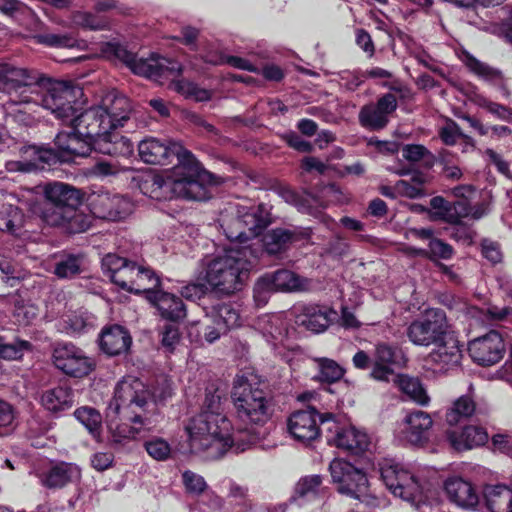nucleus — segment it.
Listing matches in <instances>:
<instances>
[{"instance_id": "1", "label": "nucleus", "mask_w": 512, "mask_h": 512, "mask_svg": "<svg viewBox=\"0 0 512 512\" xmlns=\"http://www.w3.org/2000/svg\"><path fill=\"white\" fill-rule=\"evenodd\" d=\"M167 380L151 390L140 379L123 377L115 386L107 407V426L111 441L117 445L144 438L158 424V403L171 396Z\"/></svg>"}, {"instance_id": "2", "label": "nucleus", "mask_w": 512, "mask_h": 512, "mask_svg": "<svg viewBox=\"0 0 512 512\" xmlns=\"http://www.w3.org/2000/svg\"><path fill=\"white\" fill-rule=\"evenodd\" d=\"M140 158L148 164L165 165L171 155L176 156L178 163L173 167L167 179L156 178L153 182L155 198L170 199L181 197L203 201L209 198L206 182L211 174L206 172L194 155L180 143L169 145L156 138H147L138 145Z\"/></svg>"}, {"instance_id": "3", "label": "nucleus", "mask_w": 512, "mask_h": 512, "mask_svg": "<svg viewBox=\"0 0 512 512\" xmlns=\"http://www.w3.org/2000/svg\"><path fill=\"white\" fill-rule=\"evenodd\" d=\"M203 405L204 410L186 426L193 451L211 449L212 456H222L230 448L244 451L258 441V435L249 429L233 431L230 420L221 412V396L216 392H207Z\"/></svg>"}, {"instance_id": "4", "label": "nucleus", "mask_w": 512, "mask_h": 512, "mask_svg": "<svg viewBox=\"0 0 512 512\" xmlns=\"http://www.w3.org/2000/svg\"><path fill=\"white\" fill-rule=\"evenodd\" d=\"M258 258L253 244L229 247L203 258L201 273L212 289L230 295L241 289Z\"/></svg>"}, {"instance_id": "5", "label": "nucleus", "mask_w": 512, "mask_h": 512, "mask_svg": "<svg viewBox=\"0 0 512 512\" xmlns=\"http://www.w3.org/2000/svg\"><path fill=\"white\" fill-rule=\"evenodd\" d=\"M108 52L124 63L134 74L160 84L169 80L171 89L186 96H193L197 101L210 99L208 90L201 89L190 81L176 79L182 72V65L175 60L158 55H152L147 59L137 58L136 54L118 43L109 44Z\"/></svg>"}, {"instance_id": "6", "label": "nucleus", "mask_w": 512, "mask_h": 512, "mask_svg": "<svg viewBox=\"0 0 512 512\" xmlns=\"http://www.w3.org/2000/svg\"><path fill=\"white\" fill-rule=\"evenodd\" d=\"M130 103L122 95L114 92L107 93L97 106L90 107L73 116L68 124L84 137H89L94 142L105 138L112 130L124 126L129 119Z\"/></svg>"}, {"instance_id": "7", "label": "nucleus", "mask_w": 512, "mask_h": 512, "mask_svg": "<svg viewBox=\"0 0 512 512\" xmlns=\"http://www.w3.org/2000/svg\"><path fill=\"white\" fill-rule=\"evenodd\" d=\"M269 224V213L262 205L249 208L230 204L220 218V227L226 238L240 244L255 239Z\"/></svg>"}, {"instance_id": "8", "label": "nucleus", "mask_w": 512, "mask_h": 512, "mask_svg": "<svg viewBox=\"0 0 512 512\" xmlns=\"http://www.w3.org/2000/svg\"><path fill=\"white\" fill-rule=\"evenodd\" d=\"M81 95V89L71 82L52 80L43 74L33 94L37 104H41L65 124L80 111L77 98Z\"/></svg>"}, {"instance_id": "9", "label": "nucleus", "mask_w": 512, "mask_h": 512, "mask_svg": "<svg viewBox=\"0 0 512 512\" xmlns=\"http://www.w3.org/2000/svg\"><path fill=\"white\" fill-rule=\"evenodd\" d=\"M232 399L237 416L243 422L264 425L272 416V399L258 386L247 382L235 385Z\"/></svg>"}, {"instance_id": "10", "label": "nucleus", "mask_w": 512, "mask_h": 512, "mask_svg": "<svg viewBox=\"0 0 512 512\" xmlns=\"http://www.w3.org/2000/svg\"><path fill=\"white\" fill-rule=\"evenodd\" d=\"M40 80L41 73L37 70L0 62V92L9 98L28 101V94H34Z\"/></svg>"}, {"instance_id": "11", "label": "nucleus", "mask_w": 512, "mask_h": 512, "mask_svg": "<svg viewBox=\"0 0 512 512\" xmlns=\"http://www.w3.org/2000/svg\"><path fill=\"white\" fill-rule=\"evenodd\" d=\"M448 324L445 313L440 309H431L421 318L414 320L406 329L408 339L417 346L438 344L445 339Z\"/></svg>"}, {"instance_id": "12", "label": "nucleus", "mask_w": 512, "mask_h": 512, "mask_svg": "<svg viewBox=\"0 0 512 512\" xmlns=\"http://www.w3.org/2000/svg\"><path fill=\"white\" fill-rule=\"evenodd\" d=\"M381 477L386 487L395 495L417 507L424 503L422 487L413 473L399 464L381 468Z\"/></svg>"}, {"instance_id": "13", "label": "nucleus", "mask_w": 512, "mask_h": 512, "mask_svg": "<svg viewBox=\"0 0 512 512\" xmlns=\"http://www.w3.org/2000/svg\"><path fill=\"white\" fill-rule=\"evenodd\" d=\"M329 469L333 481L338 484L340 493L357 499L366 494L368 480L363 471L342 459L333 460Z\"/></svg>"}, {"instance_id": "14", "label": "nucleus", "mask_w": 512, "mask_h": 512, "mask_svg": "<svg viewBox=\"0 0 512 512\" xmlns=\"http://www.w3.org/2000/svg\"><path fill=\"white\" fill-rule=\"evenodd\" d=\"M91 213L100 219L119 221L133 211V203L127 197L108 191H99L89 196Z\"/></svg>"}, {"instance_id": "15", "label": "nucleus", "mask_w": 512, "mask_h": 512, "mask_svg": "<svg viewBox=\"0 0 512 512\" xmlns=\"http://www.w3.org/2000/svg\"><path fill=\"white\" fill-rule=\"evenodd\" d=\"M53 363L57 369L72 377L86 376L93 369L91 360L72 343L58 344L54 348Z\"/></svg>"}, {"instance_id": "16", "label": "nucleus", "mask_w": 512, "mask_h": 512, "mask_svg": "<svg viewBox=\"0 0 512 512\" xmlns=\"http://www.w3.org/2000/svg\"><path fill=\"white\" fill-rule=\"evenodd\" d=\"M331 418L332 414L320 415L313 407L298 410L288 418V431L298 441H312L320 434L319 422L325 423Z\"/></svg>"}, {"instance_id": "17", "label": "nucleus", "mask_w": 512, "mask_h": 512, "mask_svg": "<svg viewBox=\"0 0 512 512\" xmlns=\"http://www.w3.org/2000/svg\"><path fill=\"white\" fill-rule=\"evenodd\" d=\"M468 351L474 362L483 366H490L502 359L505 344L500 333L491 330L487 334L470 341Z\"/></svg>"}, {"instance_id": "18", "label": "nucleus", "mask_w": 512, "mask_h": 512, "mask_svg": "<svg viewBox=\"0 0 512 512\" xmlns=\"http://www.w3.org/2000/svg\"><path fill=\"white\" fill-rule=\"evenodd\" d=\"M397 109V99L392 93L381 96L376 103L364 105L358 115L359 123L369 130H381L389 122V115Z\"/></svg>"}, {"instance_id": "19", "label": "nucleus", "mask_w": 512, "mask_h": 512, "mask_svg": "<svg viewBox=\"0 0 512 512\" xmlns=\"http://www.w3.org/2000/svg\"><path fill=\"white\" fill-rule=\"evenodd\" d=\"M433 426L431 415L422 410H413L402 420L401 437L412 445H420L428 441Z\"/></svg>"}, {"instance_id": "20", "label": "nucleus", "mask_w": 512, "mask_h": 512, "mask_svg": "<svg viewBox=\"0 0 512 512\" xmlns=\"http://www.w3.org/2000/svg\"><path fill=\"white\" fill-rule=\"evenodd\" d=\"M445 493L453 504L473 510L479 504V495L473 484L461 477H450L444 483Z\"/></svg>"}, {"instance_id": "21", "label": "nucleus", "mask_w": 512, "mask_h": 512, "mask_svg": "<svg viewBox=\"0 0 512 512\" xmlns=\"http://www.w3.org/2000/svg\"><path fill=\"white\" fill-rule=\"evenodd\" d=\"M71 128V131H61L55 137V145L62 158L88 156L94 150L93 140L81 135L73 126Z\"/></svg>"}, {"instance_id": "22", "label": "nucleus", "mask_w": 512, "mask_h": 512, "mask_svg": "<svg viewBox=\"0 0 512 512\" xmlns=\"http://www.w3.org/2000/svg\"><path fill=\"white\" fill-rule=\"evenodd\" d=\"M136 262L117 254L109 253L102 259L104 274L120 288L127 290Z\"/></svg>"}, {"instance_id": "23", "label": "nucleus", "mask_w": 512, "mask_h": 512, "mask_svg": "<svg viewBox=\"0 0 512 512\" xmlns=\"http://www.w3.org/2000/svg\"><path fill=\"white\" fill-rule=\"evenodd\" d=\"M132 343L130 333L121 325L104 327L99 338L100 349L109 356L126 353Z\"/></svg>"}, {"instance_id": "24", "label": "nucleus", "mask_w": 512, "mask_h": 512, "mask_svg": "<svg viewBox=\"0 0 512 512\" xmlns=\"http://www.w3.org/2000/svg\"><path fill=\"white\" fill-rule=\"evenodd\" d=\"M337 313L331 308L318 305L305 306L297 316V324L313 333L324 332Z\"/></svg>"}, {"instance_id": "25", "label": "nucleus", "mask_w": 512, "mask_h": 512, "mask_svg": "<svg viewBox=\"0 0 512 512\" xmlns=\"http://www.w3.org/2000/svg\"><path fill=\"white\" fill-rule=\"evenodd\" d=\"M446 438L453 449L464 451L486 444L489 436L483 427L468 425L460 432L448 430Z\"/></svg>"}, {"instance_id": "26", "label": "nucleus", "mask_w": 512, "mask_h": 512, "mask_svg": "<svg viewBox=\"0 0 512 512\" xmlns=\"http://www.w3.org/2000/svg\"><path fill=\"white\" fill-rule=\"evenodd\" d=\"M435 345L436 349L429 354L428 361L439 365L440 369H449L460 363L462 354L459 342L454 336L447 333L445 339Z\"/></svg>"}, {"instance_id": "27", "label": "nucleus", "mask_w": 512, "mask_h": 512, "mask_svg": "<svg viewBox=\"0 0 512 512\" xmlns=\"http://www.w3.org/2000/svg\"><path fill=\"white\" fill-rule=\"evenodd\" d=\"M81 476L80 469L72 463L60 462L53 465L47 472L41 475V483L47 488H62L68 483L78 480Z\"/></svg>"}, {"instance_id": "28", "label": "nucleus", "mask_w": 512, "mask_h": 512, "mask_svg": "<svg viewBox=\"0 0 512 512\" xmlns=\"http://www.w3.org/2000/svg\"><path fill=\"white\" fill-rule=\"evenodd\" d=\"M397 358L398 351L395 347L386 343L378 344L375 349L371 377L378 381H389V377L393 375L390 366L397 362Z\"/></svg>"}, {"instance_id": "29", "label": "nucleus", "mask_w": 512, "mask_h": 512, "mask_svg": "<svg viewBox=\"0 0 512 512\" xmlns=\"http://www.w3.org/2000/svg\"><path fill=\"white\" fill-rule=\"evenodd\" d=\"M41 404L52 413L66 411L74 405L73 390L62 385L47 389L41 395Z\"/></svg>"}, {"instance_id": "30", "label": "nucleus", "mask_w": 512, "mask_h": 512, "mask_svg": "<svg viewBox=\"0 0 512 512\" xmlns=\"http://www.w3.org/2000/svg\"><path fill=\"white\" fill-rule=\"evenodd\" d=\"M149 299L159 310L161 316L171 321H178L186 316V308L180 297L167 292L157 291Z\"/></svg>"}, {"instance_id": "31", "label": "nucleus", "mask_w": 512, "mask_h": 512, "mask_svg": "<svg viewBox=\"0 0 512 512\" xmlns=\"http://www.w3.org/2000/svg\"><path fill=\"white\" fill-rule=\"evenodd\" d=\"M334 444L338 448L345 449L355 454H359L368 449L369 437L355 427H345L335 430Z\"/></svg>"}, {"instance_id": "32", "label": "nucleus", "mask_w": 512, "mask_h": 512, "mask_svg": "<svg viewBox=\"0 0 512 512\" xmlns=\"http://www.w3.org/2000/svg\"><path fill=\"white\" fill-rule=\"evenodd\" d=\"M44 194L47 202L65 208L77 207L80 203L78 190L62 182H54L46 185Z\"/></svg>"}, {"instance_id": "33", "label": "nucleus", "mask_w": 512, "mask_h": 512, "mask_svg": "<svg viewBox=\"0 0 512 512\" xmlns=\"http://www.w3.org/2000/svg\"><path fill=\"white\" fill-rule=\"evenodd\" d=\"M94 150L102 154L129 157L134 151V145L129 138L112 130L96 142Z\"/></svg>"}, {"instance_id": "34", "label": "nucleus", "mask_w": 512, "mask_h": 512, "mask_svg": "<svg viewBox=\"0 0 512 512\" xmlns=\"http://www.w3.org/2000/svg\"><path fill=\"white\" fill-rule=\"evenodd\" d=\"M466 67L480 79L490 82L494 85H500V89L504 98L509 99L511 93L509 89L503 84L502 73L494 67L479 61L472 55H466L464 58Z\"/></svg>"}, {"instance_id": "35", "label": "nucleus", "mask_w": 512, "mask_h": 512, "mask_svg": "<svg viewBox=\"0 0 512 512\" xmlns=\"http://www.w3.org/2000/svg\"><path fill=\"white\" fill-rule=\"evenodd\" d=\"M28 101H22L19 97L9 98L4 104V110L7 119H10L14 123L24 126L31 127L35 124V117L26 111V105L31 103L37 104V99L33 96V94H28Z\"/></svg>"}, {"instance_id": "36", "label": "nucleus", "mask_w": 512, "mask_h": 512, "mask_svg": "<svg viewBox=\"0 0 512 512\" xmlns=\"http://www.w3.org/2000/svg\"><path fill=\"white\" fill-rule=\"evenodd\" d=\"M294 239V233L287 229L277 228L267 232L262 244L252 243L254 248L259 249V255L262 253L261 247L270 255H276L286 251Z\"/></svg>"}, {"instance_id": "37", "label": "nucleus", "mask_w": 512, "mask_h": 512, "mask_svg": "<svg viewBox=\"0 0 512 512\" xmlns=\"http://www.w3.org/2000/svg\"><path fill=\"white\" fill-rule=\"evenodd\" d=\"M481 408H477L470 395H462L456 399L446 412V422L450 426L457 425L473 415L483 414Z\"/></svg>"}, {"instance_id": "38", "label": "nucleus", "mask_w": 512, "mask_h": 512, "mask_svg": "<svg viewBox=\"0 0 512 512\" xmlns=\"http://www.w3.org/2000/svg\"><path fill=\"white\" fill-rule=\"evenodd\" d=\"M398 389L406 397L420 406H428L430 397L418 378L408 375H397L394 379Z\"/></svg>"}, {"instance_id": "39", "label": "nucleus", "mask_w": 512, "mask_h": 512, "mask_svg": "<svg viewBox=\"0 0 512 512\" xmlns=\"http://www.w3.org/2000/svg\"><path fill=\"white\" fill-rule=\"evenodd\" d=\"M275 291L293 292L305 288L303 280L294 272L280 269L271 274H266Z\"/></svg>"}, {"instance_id": "40", "label": "nucleus", "mask_w": 512, "mask_h": 512, "mask_svg": "<svg viewBox=\"0 0 512 512\" xmlns=\"http://www.w3.org/2000/svg\"><path fill=\"white\" fill-rule=\"evenodd\" d=\"M207 320L213 324L221 326L227 332L239 324L238 312L227 303L218 304L213 307L211 314L207 316Z\"/></svg>"}, {"instance_id": "41", "label": "nucleus", "mask_w": 512, "mask_h": 512, "mask_svg": "<svg viewBox=\"0 0 512 512\" xmlns=\"http://www.w3.org/2000/svg\"><path fill=\"white\" fill-rule=\"evenodd\" d=\"M38 44H42L52 48H81L83 41L78 40L73 34L63 33L56 34L50 32L39 33L34 36Z\"/></svg>"}, {"instance_id": "42", "label": "nucleus", "mask_w": 512, "mask_h": 512, "mask_svg": "<svg viewBox=\"0 0 512 512\" xmlns=\"http://www.w3.org/2000/svg\"><path fill=\"white\" fill-rule=\"evenodd\" d=\"M471 101L478 107L486 110L495 118L501 121L512 123V108L492 101L491 99L479 93H474L471 97Z\"/></svg>"}, {"instance_id": "43", "label": "nucleus", "mask_w": 512, "mask_h": 512, "mask_svg": "<svg viewBox=\"0 0 512 512\" xmlns=\"http://www.w3.org/2000/svg\"><path fill=\"white\" fill-rule=\"evenodd\" d=\"M29 157L30 162H35L37 171L44 168V165L56 164L61 158V153L52 148L42 146H29L23 151Z\"/></svg>"}, {"instance_id": "44", "label": "nucleus", "mask_w": 512, "mask_h": 512, "mask_svg": "<svg viewBox=\"0 0 512 512\" xmlns=\"http://www.w3.org/2000/svg\"><path fill=\"white\" fill-rule=\"evenodd\" d=\"M70 22L72 27L86 30H103L107 27L105 19L86 11H73Z\"/></svg>"}, {"instance_id": "45", "label": "nucleus", "mask_w": 512, "mask_h": 512, "mask_svg": "<svg viewBox=\"0 0 512 512\" xmlns=\"http://www.w3.org/2000/svg\"><path fill=\"white\" fill-rule=\"evenodd\" d=\"M402 156L409 162H423V165L430 168L434 165L435 156L421 144H407L402 148Z\"/></svg>"}, {"instance_id": "46", "label": "nucleus", "mask_w": 512, "mask_h": 512, "mask_svg": "<svg viewBox=\"0 0 512 512\" xmlns=\"http://www.w3.org/2000/svg\"><path fill=\"white\" fill-rule=\"evenodd\" d=\"M20 210L12 204H0V230L15 233L21 222Z\"/></svg>"}, {"instance_id": "47", "label": "nucleus", "mask_w": 512, "mask_h": 512, "mask_svg": "<svg viewBox=\"0 0 512 512\" xmlns=\"http://www.w3.org/2000/svg\"><path fill=\"white\" fill-rule=\"evenodd\" d=\"M319 376L321 381L334 383L340 380L344 375V369L334 360L329 358H317Z\"/></svg>"}, {"instance_id": "48", "label": "nucleus", "mask_w": 512, "mask_h": 512, "mask_svg": "<svg viewBox=\"0 0 512 512\" xmlns=\"http://www.w3.org/2000/svg\"><path fill=\"white\" fill-rule=\"evenodd\" d=\"M68 208L45 202L41 210L43 221L50 226L65 227Z\"/></svg>"}, {"instance_id": "49", "label": "nucleus", "mask_w": 512, "mask_h": 512, "mask_svg": "<svg viewBox=\"0 0 512 512\" xmlns=\"http://www.w3.org/2000/svg\"><path fill=\"white\" fill-rule=\"evenodd\" d=\"M74 415L91 434H99L102 418L96 409L92 407H81L75 410Z\"/></svg>"}, {"instance_id": "50", "label": "nucleus", "mask_w": 512, "mask_h": 512, "mask_svg": "<svg viewBox=\"0 0 512 512\" xmlns=\"http://www.w3.org/2000/svg\"><path fill=\"white\" fill-rule=\"evenodd\" d=\"M321 484L322 477L320 475H309L302 477L295 486L294 499H296V497H315L321 489Z\"/></svg>"}, {"instance_id": "51", "label": "nucleus", "mask_w": 512, "mask_h": 512, "mask_svg": "<svg viewBox=\"0 0 512 512\" xmlns=\"http://www.w3.org/2000/svg\"><path fill=\"white\" fill-rule=\"evenodd\" d=\"M81 264L80 256L68 255L56 263L54 273L59 278H72L81 272Z\"/></svg>"}, {"instance_id": "52", "label": "nucleus", "mask_w": 512, "mask_h": 512, "mask_svg": "<svg viewBox=\"0 0 512 512\" xmlns=\"http://www.w3.org/2000/svg\"><path fill=\"white\" fill-rule=\"evenodd\" d=\"M66 224L64 229L69 233H81L89 229L91 226L90 216L78 211L76 207L68 208L66 215Z\"/></svg>"}, {"instance_id": "53", "label": "nucleus", "mask_w": 512, "mask_h": 512, "mask_svg": "<svg viewBox=\"0 0 512 512\" xmlns=\"http://www.w3.org/2000/svg\"><path fill=\"white\" fill-rule=\"evenodd\" d=\"M148 455L157 461H165L171 454L170 444L160 437H154L144 442Z\"/></svg>"}, {"instance_id": "54", "label": "nucleus", "mask_w": 512, "mask_h": 512, "mask_svg": "<svg viewBox=\"0 0 512 512\" xmlns=\"http://www.w3.org/2000/svg\"><path fill=\"white\" fill-rule=\"evenodd\" d=\"M428 247L429 250L415 249L414 252L420 256L439 257L442 259H449L453 253L452 247L439 239H431Z\"/></svg>"}, {"instance_id": "55", "label": "nucleus", "mask_w": 512, "mask_h": 512, "mask_svg": "<svg viewBox=\"0 0 512 512\" xmlns=\"http://www.w3.org/2000/svg\"><path fill=\"white\" fill-rule=\"evenodd\" d=\"M125 171L127 168L115 159L99 160L92 167V173L98 177L117 176Z\"/></svg>"}, {"instance_id": "56", "label": "nucleus", "mask_w": 512, "mask_h": 512, "mask_svg": "<svg viewBox=\"0 0 512 512\" xmlns=\"http://www.w3.org/2000/svg\"><path fill=\"white\" fill-rule=\"evenodd\" d=\"M469 215H472L475 219L481 217V214L472 212V208L466 199H460L451 204V210L448 212L447 222L457 224L462 218Z\"/></svg>"}, {"instance_id": "57", "label": "nucleus", "mask_w": 512, "mask_h": 512, "mask_svg": "<svg viewBox=\"0 0 512 512\" xmlns=\"http://www.w3.org/2000/svg\"><path fill=\"white\" fill-rule=\"evenodd\" d=\"M139 279L136 281V291L135 294L140 293H148L149 296L153 297V291L156 287L159 286L160 280L155 275V273L150 269L144 266V269L141 275H138Z\"/></svg>"}, {"instance_id": "58", "label": "nucleus", "mask_w": 512, "mask_h": 512, "mask_svg": "<svg viewBox=\"0 0 512 512\" xmlns=\"http://www.w3.org/2000/svg\"><path fill=\"white\" fill-rule=\"evenodd\" d=\"M31 349V343L25 340H18L14 343L0 345V357L8 360H16L23 356L25 351Z\"/></svg>"}, {"instance_id": "59", "label": "nucleus", "mask_w": 512, "mask_h": 512, "mask_svg": "<svg viewBox=\"0 0 512 512\" xmlns=\"http://www.w3.org/2000/svg\"><path fill=\"white\" fill-rule=\"evenodd\" d=\"M462 134L463 132L459 125L451 119H448L438 131L439 138L448 146L456 145Z\"/></svg>"}, {"instance_id": "60", "label": "nucleus", "mask_w": 512, "mask_h": 512, "mask_svg": "<svg viewBox=\"0 0 512 512\" xmlns=\"http://www.w3.org/2000/svg\"><path fill=\"white\" fill-rule=\"evenodd\" d=\"M182 480L187 492L194 495H200L207 488L204 478L190 470L183 472Z\"/></svg>"}, {"instance_id": "61", "label": "nucleus", "mask_w": 512, "mask_h": 512, "mask_svg": "<svg viewBox=\"0 0 512 512\" xmlns=\"http://www.w3.org/2000/svg\"><path fill=\"white\" fill-rule=\"evenodd\" d=\"M160 335L162 347L169 353L173 352L180 342L179 328L174 324H167Z\"/></svg>"}, {"instance_id": "62", "label": "nucleus", "mask_w": 512, "mask_h": 512, "mask_svg": "<svg viewBox=\"0 0 512 512\" xmlns=\"http://www.w3.org/2000/svg\"><path fill=\"white\" fill-rule=\"evenodd\" d=\"M275 291L266 275L259 278L253 288V297L258 306L267 303L270 293Z\"/></svg>"}, {"instance_id": "63", "label": "nucleus", "mask_w": 512, "mask_h": 512, "mask_svg": "<svg viewBox=\"0 0 512 512\" xmlns=\"http://www.w3.org/2000/svg\"><path fill=\"white\" fill-rule=\"evenodd\" d=\"M481 252L484 258L492 264H497L502 261V252L497 242L485 239L481 243Z\"/></svg>"}, {"instance_id": "64", "label": "nucleus", "mask_w": 512, "mask_h": 512, "mask_svg": "<svg viewBox=\"0 0 512 512\" xmlns=\"http://www.w3.org/2000/svg\"><path fill=\"white\" fill-rule=\"evenodd\" d=\"M493 449L500 453L511 456L512 455V434L498 433L492 436L491 439Z\"/></svg>"}]
</instances>
